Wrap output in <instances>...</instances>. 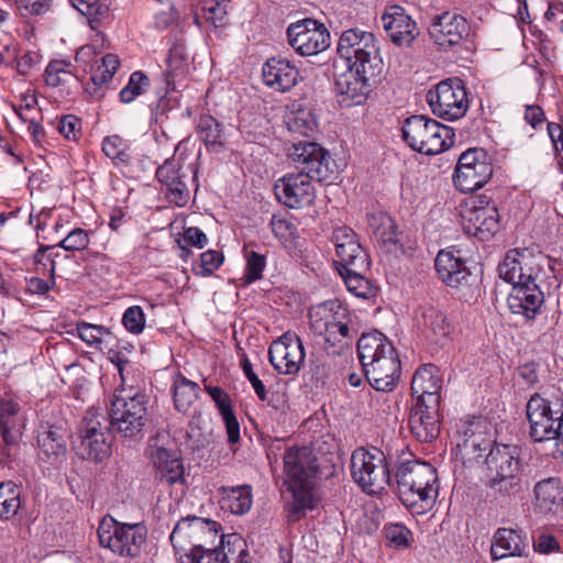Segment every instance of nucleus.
Masks as SVG:
<instances>
[{
  "instance_id": "nucleus-38",
  "label": "nucleus",
  "mask_w": 563,
  "mask_h": 563,
  "mask_svg": "<svg viewBox=\"0 0 563 563\" xmlns=\"http://www.w3.org/2000/svg\"><path fill=\"white\" fill-rule=\"evenodd\" d=\"M199 139L203 142L208 152L221 153L225 150V132L223 124L210 114L199 117L196 125Z\"/></svg>"
},
{
  "instance_id": "nucleus-17",
  "label": "nucleus",
  "mask_w": 563,
  "mask_h": 563,
  "mask_svg": "<svg viewBox=\"0 0 563 563\" xmlns=\"http://www.w3.org/2000/svg\"><path fill=\"white\" fill-rule=\"evenodd\" d=\"M101 150L125 177L140 178L153 166L150 157L133 148L128 140L118 134L106 136Z\"/></svg>"
},
{
  "instance_id": "nucleus-31",
  "label": "nucleus",
  "mask_w": 563,
  "mask_h": 563,
  "mask_svg": "<svg viewBox=\"0 0 563 563\" xmlns=\"http://www.w3.org/2000/svg\"><path fill=\"white\" fill-rule=\"evenodd\" d=\"M263 81L269 88L286 92L295 87L299 79V69L288 59L282 57L268 58L262 67Z\"/></svg>"
},
{
  "instance_id": "nucleus-57",
  "label": "nucleus",
  "mask_w": 563,
  "mask_h": 563,
  "mask_svg": "<svg viewBox=\"0 0 563 563\" xmlns=\"http://www.w3.org/2000/svg\"><path fill=\"white\" fill-rule=\"evenodd\" d=\"M90 232L81 228L73 229L56 246L69 252H80L88 247Z\"/></svg>"
},
{
  "instance_id": "nucleus-7",
  "label": "nucleus",
  "mask_w": 563,
  "mask_h": 563,
  "mask_svg": "<svg viewBox=\"0 0 563 563\" xmlns=\"http://www.w3.org/2000/svg\"><path fill=\"white\" fill-rule=\"evenodd\" d=\"M452 128L426 115H411L401 125L404 142L415 152L432 156L450 148L454 143Z\"/></svg>"
},
{
  "instance_id": "nucleus-50",
  "label": "nucleus",
  "mask_w": 563,
  "mask_h": 563,
  "mask_svg": "<svg viewBox=\"0 0 563 563\" xmlns=\"http://www.w3.org/2000/svg\"><path fill=\"white\" fill-rule=\"evenodd\" d=\"M228 0H203L202 16L212 27H222L228 23Z\"/></svg>"
},
{
  "instance_id": "nucleus-29",
  "label": "nucleus",
  "mask_w": 563,
  "mask_h": 563,
  "mask_svg": "<svg viewBox=\"0 0 563 563\" xmlns=\"http://www.w3.org/2000/svg\"><path fill=\"white\" fill-rule=\"evenodd\" d=\"M544 301V295L534 280L515 285L508 295L507 305L511 313L532 320L539 313Z\"/></svg>"
},
{
  "instance_id": "nucleus-9",
  "label": "nucleus",
  "mask_w": 563,
  "mask_h": 563,
  "mask_svg": "<svg viewBox=\"0 0 563 563\" xmlns=\"http://www.w3.org/2000/svg\"><path fill=\"white\" fill-rule=\"evenodd\" d=\"M336 53L346 66L361 67L363 73L383 70V58L377 38L372 32L352 27L339 37Z\"/></svg>"
},
{
  "instance_id": "nucleus-39",
  "label": "nucleus",
  "mask_w": 563,
  "mask_h": 563,
  "mask_svg": "<svg viewBox=\"0 0 563 563\" xmlns=\"http://www.w3.org/2000/svg\"><path fill=\"white\" fill-rule=\"evenodd\" d=\"M218 493L221 497V508L229 510L233 515H244L252 507L253 494L251 485L221 486Z\"/></svg>"
},
{
  "instance_id": "nucleus-4",
  "label": "nucleus",
  "mask_w": 563,
  "mask_h": 563,
  "mask_svg": "<svg viewBox=\"0 0 563 563\" xmlns=\"http://www.w3.org/2000/svg\"><path fill=\"white\" fill-rule=\"evenodd\" d=\"M148 396L133 386L114 389L108 409V424L124 439L141 440L147 422Z\"/></svg>"
},
{
  "instance_id": "nucleus-35",
  "label": "nucleus",
  "mask_w": 563,
  "mask_h": 563,
  "mask_svg": "<svg viewBox=\"0 0 563 563\" xmlns=\"http://www.w3.org/2000/svg\"><path fill=\"white\" fill-rule=\"evenodd\" d=\"M20 404L5 394L0 398V435L7 445H15L22 437L23 424L20 420Z\"/></svg>"
},
{
  "instance_id": "nucleus-55",
  "label": "nucleus",
  "mask_w": 563,
  "mask_h": 563,
  "mask_svg": "<svg viewBox=\"0 0 563 563\" xmlns=\"http://www.w3.org/2000/svg\"><path fill=\"white\" fill-rule=\"evenodd\" d=\"M547 132L551 141L556 170L563 174V123L548 122Z\"/></svg>"
},
{
  "instance_id": "nucleus-3",
  "label": "nucleus",
  "mask_w": 563,
  "mask_h": 563,
  "mask_svg": "<svg viewBox=\"0 0 563 563\" xmlns=\"http://www.w3.org/2000/svg\"><path fill=\"white\" fill-rule=\"evenodd\" d=\"M357 354L364 375L377 391H391L399 378L401 364L396 349L388 338L374 330L357 339Z\"/></svg>"
},
{
  "instance_id": "nucleus-6",
  "label": "nucleus",
  "mask_w": 563,
  "mask_h": 563,
  "mask_svg": "<svg viewBox=\"0 0 563 563\" xmlns=\"http://www.w3.org/2000/svg\"><path fill=\"white\" fill-rule=\"evenodd\" d=\"M397 455L398 450L394 453L376 446L355 449L350 461L353 481L368 495L380 493L394 483L393 473Z\"/></svg>"
},
{
  "instance_id": "nucleus-23",
  "label": "nucleus",
  "mask_w": 563,
  "mask_h": 563,
  "mask_svg": "<svg viewBox=\"0 0 563 563\" xmlns=\"http://www.w3.org/2000/svg\"><path fill=\"white\" fill-rule=\"evenodd\" d=\"M311 180L313 179L299 173L285 175L275 181V196L289 209L311 207L317 197Z\"/></svg>"
},
{
  "instance_id": "nucleus-41",
  "label": "nucleus",
  "mask_w": 563,
  "mask_h": 563,
  "mask_svg": "<svg viewBox=\"0 0 563 563\" xmlns=\"http://www.w3.org/2000/svg\"><path fill=\"white\" fill-rule=\"evenodd\" d=\"M285 484H300L309 482L312 470L308 466L305 452L297 448H289L284 454Z\"/></svg>"
},
{
  "instance_id": "nucleus-51",
  "label": "nucleus",
  "mask_w": 563,
  "mask_h": 563,
  "mask_svg": "<svg viewBox=\"0 0 563 563\" xmlns=\"http://www.w3.org/2000/svg\"><path fill=\"white\" fill-rule=\"evenodd\" d=\"M150 86L148 77L141 70L133 71L126 85L121 89L119 97L123 103L134 101L139 96L144 93Z\"/></svg>"
},
{
  "instance_id": "nucleus-44",
  "label": "nucleus",
  "mask_w": 563,
  "mask_h": 563,
  "mask_svg": "<svg viewBox=\"0 0 563 563\" xmlns=\"http://www.w3.org/2000/svg\"><path fill=\"white\" fill-rule=\"evenodd\" d=\"M245 267L242 276L244 285H251L263 278L266 267V255L258 251L256 244H245L242 250Z\"/></svg>"
},
{
  "instance_id": "nucleus-2",
  "label": "nucleus",
  "mask_w": 563,
  "mask_h": 563,
  "mask_svg": "<svg viewBox=\"0 0 563 563\" xmlns=\"http://www.w3.org/2000/svg\"><path fill=\"white\" fill-rule=\"evenodd\" d=\"M311 331L322 338V350L329 356L349 352L360 333L357 316L338 299L316 305L308 312Z\"/></svg>"
},
{
  "instance_id": "nucleus-62",
  "label": "nucleus",
  "mask_w": 563,
  "mask_h": 563,
  "mask_svg": "<svg viewBox=\"0 0 563 563\" xmlns=\"http://www.w3.org/2000/svg\"><path fill=\"white\" fill-rule=\"evenodd\" d=\"M532 547L533 550L540 554H551L559 552L561 549L560 542L556 538L547 532H540L538 536L533 537Z\"/></svg>"
},
{
  "instance_id": "nucleus-10",
  "label": "nucleus",
  "mask_w": 563,
  "mask_h": 563,
  "mask_svg": "<svg viewBox=\"0 0 563 563\" xmlns=\"http://www.w3.org/2000/svg\"><path fill=\"white\" fill-rule=\"evenodd\" d=\"M98 539L102 548L120 556L134 559L143 551L147 529L143 523H123L107 516L99 523Z\"/></svg>"
},
{
  "instance_id": "nucleus-56",
  "label": "nucleus",
  "mask_w": 563,
  "mask_h": 563,
  "mask_svg": "<svg viewBox=\"0 0 563 563\" xmlns=\"http://www.w3.org/2000/svg\"><path fill=\"white\" fill-rule=\"evenodd\" d=\"M388 545L395 549L408 548L412 539L411 531L402 523H389L384 528Z\"/></svg>"
},
{
  "instance_id": "nucleus-28",
  "label": "nucleus",
  "mask_w": 563,
  "mask_h": 563,
  "mask_svg": "<svg viewBox=\"0 0 563 563\" xmlns=\"http://www.w3.org/2000/svg\"><path fill=\"white\" fill-rule=\"evenodd\" d=\"M417 328L431 344L444 346L450 341L452 325L446 314L434 306H422L416 313Z\"/></svg>"
},
{
  "instance_id": "nucleus-49",
  "label": "nucleus",
  "mask_w": 563,
  "mask_h": 563,
  "mask_svg": "<svg viewBox=\"0 0 563 563\" xmlns=\"http://www.w3.org/2000/svg\"><path fill=\"white\" fill-rule=\"evenodd\" d=\"M55 249H57L56 245H40L33 255L35 271L43 275L47 273L52 285H55L56 257L59 256Z\"/></svg>"
},
{
  "instance_id": "nucleus-63",
  "label": "nucleus",
  "mask_w": 563,
  "mask_h": 563,
  "mask_svg": "<svg viewBox=\"0 0 563 563\" xmlns=\"http://www.w3.org/2000/svg\"><path fill=\"white\" fill-rule=\"evenodd\" d=\"M241 368L247 380L251 383L256 396L261 400H265L267 397L266 387L264 383L258 378V376L254 373L252 363L246 356H244L241 360Z\"/></svg>"
},
{
  "instance_id": "nucleus-42",
  "label": "nucleus",
  "mask_w": 563,
  "mask_h": 563,
  "mask_svg": "<svg viewBox=\"0 0 563 563\" xmlns=\"http://www.w3.org/2000/svg\"><path fill=\"white\" fill-rule=\"evenodd\" d=\"M538 506L544 511H555L563 504V486L559 477H549L534 486Z\"/></svg>"
},
{
  "instance_id": "nucleus-47",
  "label": "nucleus",
  "mask_w": 563,
  "mask_h": 563,
  "mask_svg": "<svg viewBox=\"0 0 563 563\" xmlns=\"http://www.w3.org/2000/svg\"><path fill=\"white\" fill-rule=\"evenodd\" d=\"M369 267H363L362 269L355 266L338 268L340 276L343 278L347 290L356 297L367 298L371 294V284L365 277V273Z\"/></svg>"
},
{
  "instance_id": "nucleus-13",
  "label": "nucleus",
  "mask_w": 563,
  "mask_h": 563,
  "mask_svg": "<svg viewBox=\"0 0 563 563\" xmlns=\"http://www.w3.org/2000/svg\"><path fill=\"white\" fill-rule=\"evenodd\" d=\"M494 166L489 154L479 147L463 152L453 175L456 189L463 194L483 188L492 178Z\"/></svg>"
},
{
  "instance_id": "nucleus-43",
  "label": "nucleus",
  "mask_w": 563,
  "mask_h": 563,
  "mask_svg": "<svg viewBox=\"0 0 563 563\" xmlns=\"http://www.w3.org/2000/svg\"><path fill=\"white\" fill-rule=\"evenodd\" d=\"M71 5L87 18L91 30L97 36L103 40V33L99 30L101 24L109 18L110 4L107 0H69Z\"/></svg>"
},
{
  "instance_id": "nucleus-24",
  "label": "nucleus",
  "mask_w": 563,
  "mask_h": 563,
  "mask_svg": "<svg viewBox=\"0 0 563 563\" xmlns=\"http://www.w3.org/2000/svg\"><path fill=\"white\" fill-rule=\"evenodd\" d=\"M155 176L161 185L165 199L177 207H185L190 199L188 173L183 170L180 163L173 157L156 168Z\"/></svg>"
},
{
  "instance_id": "nucleus-1",
  "label": "nucleus",
  "mask_w": 563,
  "mask_h": 563,
  "mask_svg": "<svg viewBox=\"0 0 563 563\" xmlns=\"http://www.w3.org/2000/svg\"><path fill=\"white\" fill-rule=\"evenodd\" d=\"M393 477L389 487L412 515H423L433 507L440 485L438 472L430 463L413 459L411 453L398 454Z\"/></svg>"
},
{
  "instance_id": "nucleus-46",
  "label": "nucleus",
  "mask_w": 563,
  "mask_h": 563,
  "mask_svg": "<svg viewBox=\"0 0 563 563\" xmlns=\"http://www.w3.org/2000/svg\"><path fill=\"white\" fill-rule=\"evenodd\" d=\"M284 123L291 134L308 136L316 128V120L309 109L298 107L285 114Z\"/></svg>"
},
{
  "instance_id": "nucleus-58",
  "label": "nucleus",
  "mask_w": 563,
  "mask_h": 563,
  "mask_svg": "<svg viewBox=\"0 0 563 563\" xmlns=\"http://www.w3.org/2000/svg\"><path fill=\"white\" fill-rule=\"evenodd\" d=\"M76 332L81 341L90 346H98L102 342V336L108 333L103 325L92 324L89 322H78Z\"/></svg>"
},
{
  "instance_id": "nucleus-33",
  "label": "nucleus",
  "mask_w": 563,
  "mask_h": 563,
  "mask_svg": "<svg viewBox=\"0 0 563 563\" xmlns=\"http://www.w3.org/2000/svg\"><path fill=\"white\" fill-rule=\"evenodd\" d=\"M442 383L440 368L433 364H424L417 368L412 376V396L417 398V402L429 404V399L432 398L435 404H440Z\"/></svg>"
},
{
  "instance_id": "nucleus-54",
  "label": "nucleus",
  "mask_w": 563,
  "mask_h": 563,
  "mask_svg": "<svg viewBox=\"0 0 563 563\" xmlns=\"http://www.w3.org/2000/svg\"><path fill=\"white\" fill-rule=\"evenodd\" d=\"M71 63L64 59H54L48 63L45 69V82L51 87H58L62 84L67 81V78L70 77Z\"/></svg>"
},
{
  "instance_id": "nucleus-12",
  "label": "nucleus",
  "mask_w": 563,
  "mask_h": 563,
  "mask_svg": "<svg viewBox=\"0 0 563 563\" xmlns=\"http://www.w3.org/2000/svg\"><path fill=\"white\" fill-rule=\"evenodd\" d=\"M287 156L299 169V174L307 175L319 183H331L335 178L336 165L328 150L319 143L311 141L294 142L287 148Z\"/></svg>"
},
{
  "instance_id": "nucleus-52",
  "label": "nucleus",
  "mask_w": 563,
  "mask_h": 563,
  "mask_svg": "<svg viewBox=\"0 0 563 563\" xmlns=\"http://www.w3.org/2000/svg\"><path fill=\"white\" fill-rule=\"evenodd\" d=\"M38 448L41 451L49 456H60L66 452V444L63 437L57 430L48 429L44 430L38 434L37 438Z\"/></svg>"
},
{
  "instance_id": "nucleus-37",
  "label": "nucleus",
  "mask_w": 563,
  "mask_h": 563,
  "mask_svg": "<svg viewBox=\"0 0 563 563\" xmlns=\"http://www.w3.org/2000/svg\"><path fill=\"white\" fill-rule=\"evenodd\" d=\"M156 470V478L166 485L183 484L184 465L179 457L174 456L168 450L157 448L152 455Z\"/></svg>"
},
{
  "instance_id": "nucleus-64",
  "label": "nucleus",
  "mask_w": 563,
  "mask_h": 563,
  "mask_svg": "<svg viewBox=\"0 0 563 563\" xmlns=\"http://www.w3.org/2000/svg\"><path fill=\"white\" fill-rule=\"evenodd\" d=\"M561 415L558 416L559 420L555 424V433L553 438H551L550 443L552 444L551 450L549 451V455L553 459H562L563 460V408L561 409Z\"/></svg>"
},
{
  "instance_id": "nucleus-34",
  "label": "nucleus",
  "mask_w": 563,
  "mask_h": 563,
  "mask_svg": "<svg viewBox=\"0 0 563 563\" xmlns=\"http://www.w3.org/2000/svg\"><path fill=\"white\" fill-rule=\"evenodd\" d=\"M463 219L465 232L476 236L481 241H487L493 238L500 227V217L497 207L467 210Z\"/></svg>"
},
{
  "instance_id": "nucleus-11",
  "label": "nucleus",
  "mask_w": 563,
  "mask_h": 563,
  "mask_svg": "<svg viewBox=\"0 0 563 563\" xmlns=\"http://www.w3.org/2000/svg\"><path fill=\"white\" fill-rule=\"evenodd\" d=\"M471 22L454 10L432 14L429 20L428 35L439 52H457L470 41Z\"/></svg>"
},
{
  "instance_id": "nucleus-19",
  "label": "nucleus",
  "mask_w": 563,
  "mask_h": 563,
  "mask_svg": "<svg viewBox=\"0 0 563 563\" xmlns=\"http://www.w3.org/2000/svg\"><path fill=\"white\" fill-rule=\"evenodd\" d=\"M249 555L244 541L235 533L221 537V547L206 549L195 544L188 553L180 556V563H247Z\"/></svg>"
},
{
  "instance_id": "nucleus-60",
  "label": "nucleus",
  "mask_w": 563,
  "mask_h": 563,
  "mask_svg": "<svg viewBox=\"0 0 563 563\" xmlns=\"http://www.w3.org/2000/svg\"><path fill=\"white\" fill-rule=\"evenodd\" d=\"M269 225L275 238L284 242L291 240L297 230L290 220L276 214L272 217Z\"/></svg>"
},
{
  "instance_id": "nucleus-30",
  "label": "nucleus",
  "mask_w": 563,
  "mask_h": 563,
  "mask_svg": "<svg viewBox=\"0 0 563 563\" xmlns=\"http://www.w3.org/2000/svg\"><path fill=\"white\" fill-rule=\"evenodd\" d=\"M434 268L439 279L449 287L467 285L472 273L459 250H441L435 260Z\"/></svg>"
},
{
  "instance_id": "nucleus-18",
  "label": "nucleus",
  "mask_w": 563,
  "mask_h": 563,
  "mask_svg": "<svg viewBox=\"0 0 563 563\" xmlns=\"http://www.w3.org/2000/svg\"><path fill=\"white\" fill-rule=\"evenodd\" d=\"M427 102L432 113L446 121H455L467 111L468 99L461 81L443 80L427 95Z\"/></svg>"
},
{
  "instance_id": "nucleus-45",
  "label": "nucleus",
  "mask_w": 563,
  "mask_h": 563,
  "mask_svg": "<svg viewBox=\"0 0 563 563\" xmlns=\"http://www.w3.org/2000/svg\"><path fill=\"white\" fill-rule=\"evenodd\" d=\"M174 406L179 412H186L198 399L200 387L197 383L179 375L173 385Z\"/></svg>"
},
{
  "instance_id": "nucleus-14",
  "label": "nucleus",
  "mask_w": 563,
  "mask_h": 563,
  "mask_svg": "<svg viewBox=\"0 0 563 563\" xmlns=\"http://www.w3.org/2000/svg\"><path fill=\"white\" fill-rule=\"evenodd\" d=\"M563 399L561 397L550 398L545 395L533 394L526 406L527 419L529 422V435L536 443H547L555 433V424L559 420Z\"/></svg>"
},
{
  "instance_id": "nucleus-25",
  "label": "nucleus",
  "mask_w": 563,
  "mask_h": 563,
  "mask_svg": "<svg viewBox=\"0 0 563 563\" xmlns=\"http://www.w3.org/2000/svg\"><path fill=\"white\" fill-rule=\"evenodd\" d=\"M332 241L335 246L336 269L352 266L358 269L369 267V256L362 246L358 235L351 228L345 225L336 228L333 231Z\"/></svg>"
},
{
  "instance_id": "nucleus-26",
  "label": "nucleus",
  "mask_w": 563,
  "mask_h": 563,
  "mask_svg": "<svg viewBox=\"0 0 563 563\" xmlns=\"http://www.w3.org/2000/svg\"><path fill=\"white\" fill-rule=\"evenodd\" d=\"M382 22L390 41L397 46H410L420 33L416 21L398 4L385 9Z\"/></svg>"
},
{
  "instance_id": "nucleus-22",
  "label": "nucleus",
  "mask_w": 563,
  "mask_h": 563,
  "mask_svg": "<svg viewBox=\"0 0 563 563\" xmlns=\"http://www.w3.org/2000/svg\"><path fill=\"white\" fill-rule=\"evenodd\" d=\"M306 357L305 347L298 335L286 332L268 349V360L278 374H297Z\"/></svg>"
},
{
  "instance_id": "nucleus-16",
  "label": "nucleus",
  "mask_w": 563,
  "mask_h": 563,
  "mask_svg": "<svg viewBox=\"0 0 563 563\" xmlns=\"http://www.w3.org/2000/svg\"><path fill=\"white\" fill-rule=\"evenodd\" d=\"M287 41L290 47L301 56H314L325 51L331 43L325 25L312 18L292 22L287 27Z\"/></svg>"
},
{
  "instance_id": "nucleus-48",
  "label": "nucleus",
  "mask_w": 563,
  "mask_h": 563,
  "mask_svg": "<svg viewBox=\"0 0 563 563\" xmlns=\"http://www.w3.org/2000/svg\"><path fill=\"white\" fill-rule=\"evenodd\" d=\"M21 489L13 482L0 484V519L10 520L21 507Z\"/></svg>"
},
{
  "instance_id": "nucleus-61",
  "label": "nucleus",
  "mask_w": 563,
  "mask_h": 563,
  "mask_svg": "<svg viewBox=\"0 0 563 563\" xmlns=\"http://www.w3.org/2000/svg\"><path fill=\"white\" fill-rule=\"evenodd\" d=\"M58 132L67 140L76 141L81 135V120L74 114H67L57 123Z\"/></svg>"
},
{
  "instance_id": "nucleus-8",
  "label": "nucleus",
  "mask_w": 563,
  "mask_h": 563,
  "mask_svg": "<svg viewBox=\"0 0 563 563\" xmlns=\"http://www.w3.org/2000/svg\"><path fill=\"white\" fill-rule=\"evenodd\" d=\"M107 417L96 408L86 411L73 444L82 459L101 462L111 454V434Z\"/></svg>"
},
{
  "instance_id": "nucleus-27",
  "label": "nucleus",
  "mask_w": 563,
  "mask_h": 563,
  "mask_svg": "<svg viewBox=\"0 0 563 563\" xmlns=\"http://www.w3.org/2000/svg\"><path fill=\"white\" fill-rule=\"evenodd\" d=\"M440 404L429 399V404L417 402L408 418V428L417 441L428 443L440 433Z\"/></svg>"
},
{
  "instance_id": "nucleus-32",
  "label": "nucleus",
  "mask_w": 563,
  "mask_h": 563,
  "mask_svg": "<svg viewBox=\"0 0 563 563\" xmlns=\"http://www.w3.org/2000/svg\"><path fill=\"white\" fill-rule=\"evenodd\" d=\"M528 549L527 536L520 529L498 528L492 539L490 556L493 561L506 558H520Z\"/></svg>"
},
{
  "instance_id": "nucleus-20",
  "label": "nucleus",
  "mask_w": 563,
  "mask_h": 563,
  "mask_svg": "<svg viewBox=\"0 0 563 563\" xmlns=\"http://www.w3.org/2000/svg\"><path fill=\"white\" fill-rule=\"evenodd\" d=\"M383 70L363 73L361 67L346 66V70L334 79V91L340 98L342 107L362 104L371 91L369 81L380 75Z\"/></svg>"
},
{
  "instance_id": "nucleus-21",
  "label": "nucleus",
  "mask_w": 563,
  "mask_h": 563,
  "mask_svg": "<svg viewBox=\"0 0 563 563\" xmlns=\"http://www.w3.org/2000/svg\"><path fill=\"white\" fill-rule=\"evenodd\" d=\"M218 526L214 520L197 516L181 518L169 537L176 554L181 556V552H190L195 544H201L200 541L203 537L214 538Z\"/></svg>"
},
{
  "instance_id": "nucleus-53",
  "label": "nucleus",
  "mask_w": 563,
  "mask_h": 563,
  "mask_svg": "<svg viewBox=\"0 0 563 563\" xmlns=\"http://www.w3.org/2000/svg\"><path fill=\"white\" fill-rule=\"evenodd\" d=\"M224 255L216 250H208L200 254V261L192 266L196 276L209 277L223 264Z\"/></svg>"
},
{
  "instance_id": "nucleus-15",
  "label": "nucleus",
  "mask_w": 563,
  "mask_h": 563,
  "mask_svg": "<svg viewBox=\"0 0 563 563\" xmlns=\"http://www.w3.org/2000/svg\"><path fill=\"white\" fill-rule=\"evenodd\" d=\"M456 449L464 462L483 457L493 448L488 423L482 417H465L456 423Z\"/></svg>"
},
{
  "instance_id": "nucleus-36",
  "label": "nucleus",
  "mask_w": 563,
  "mask_h": 563,
  "mask_svg": "<svg viewBox=\"0 0 563 563\" xmlns=\"http://www.w3.org/2000/svg\"><path fill=\"white\" fill-rule=\"evenodd\" d=\"M497 271L498 276L512 287L536 279L534 269L528 266L527 257L518 250L508 251Z\"/></svg>"
},
{
  "instance_id": "nucleus-5",
  "label": "nucleus",
  "mask_w": 563,
  "mask_h": 563,
  "mask_svg": "<svg viewBox=\"0 0 563 563\" xmlns=\"http://www.w3.org/2000/svg\"><path fill=\"white\" fill-rule=\"evenodd\" d=\"M521 471L519 449L495 443L486 454L482 482L496 498L510 499L521 488Z\"/></svg>"
},
{
  "instance_id": "nucleus-40",
  "label": "nucleus",
  "mask_w": 563,
  "mask_h": 563,
  "mask_svg": "<svg viewBox=\"0 0 563 563\" xmlns=\"http://www.w3.org/2000/svg\"><path fill=\"white\" fill-rule=\"evenodd\" d=\"M288 490L292 494V499L286 505L288 520L296 522L306 517L308 510H312L314 499L309 487V482L300 484H288Z\"/></svg>"
},
{
  "instance_id": "nucleus-59",
  "label": "nucleus",
  "mask_w": 563,
  "mask_h": 563,
  "mask_svg": "<svg viewBox=\"0 0 563 563\" xmlns=\"http://www.w3.org/2000/svg\"><path fill=\"white\" fill-rule=\"evenodd\" d=\"M145 313L140 306L129 307L122 316V324L133 334H140L145 327Z\"/></svg>"
}]
</instances>
